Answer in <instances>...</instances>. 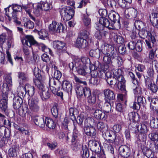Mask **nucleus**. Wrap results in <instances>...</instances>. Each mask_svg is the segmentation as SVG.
<instances>
[{"instance_id":"nucleus-5","label":"nucleus","mask_w":158,"mask_h":158,"mask_svg":"<svg viewBox=\"0 0 158 158\" xmlns=\"http://www.w3.org/2000/svg\"><path fill=\"white\" fill-rule=\"evenodd\" d=\"M102 136L107 142L113 143L115 142L117 135L112 131L107 130L102 132Z\"/></svg>"},{"instance_id":"nucleus-60","label":"nucleus","mask_w":158,"mask_h":158,"mask_svg":"<svg viewBox=\"0 0 158 158\" xmlns=\"http://www.w3.org/2000/svg\"><path fill=\"white\" fill-rule=\"evenodd\" d=\"M51 113L55 118H56L57 117L58 112V108L56 106H54L52 108Z\"/></svg>"},{"instance_id":"nucleus-32","label":"nucleus","mask_w":158,"mask_h":158,"mask_svg":"<svg viewBox=\"0 0 158 158\" xmlns=\"http://www.w3.org/2000/svg\"><path fill=\"white\" fill-rule=\"evenodd\" d=\"M136 35L133 33V36L132 35L131 36V38L132 39V40L130 41L127 44L128 48L131 50H134L135 48L136 44L138 40L136 39Z\"/></svg>"},{"instance_id":"nucleus-52","label":"nucleus","mask_w":158,"mask_h":158,"mask_svg":"<svg viewBox=\"0 0 158 158\" xmlns=\"http://www.w3.org/2000/svg\"><path fill=\"white\" fill-rule=\"evenodd\" d=\"M114 40L118 44H123L124 41V39L122 36L118 35L114 36Z\"/></svg>"},{"instance_id":"nucleus-62","label":"nucleus","mask_w":158,"mask_h":158,"mask_svg":"<svg viewBox=\"0 0 158 158\" xmlns=\"http://www.w3.org/2000/svg\"><path fill=\"white\" fill-rule=\"evenodd\" d=\"M80 145L79 142L72 143L71 145V148L74 151L76 152L79 149Z\"/></svg>"},{"instance_id":"nucleus-30","label":"nucleus","mask_w":158,"mask_h":158,"mask_svg":"<svg viewBox=\"0 0 158 158\" xmlns=\"http://www.w3.org/2000/svg\"><path fill=\"white\" fill-rule=\"evenodd\" d=\"M19 148V146L17 145L14 146L10 148L8 151V154L9 156L12 157L16 156Z\"/></svg>"},{"instance_id":"nucleus-21","label":"nucleus","mask_w":158,"mask_h":158,"mask_svg":"<svg viewBox=\"0 0 158 158\" xmlns=\"http://www.w3.org/2000/svg\"><path fill=\"white\" fill-rule=\"evenodd\" d=\"M99 22L100 23L99 25H101L102 27H106L109 29H112L113 27V24L110 23L108 19L104 17L101 18L99 19Z\"/></svg>"},{"instance_id":"nucleus-11","label":"nucleus","mask_w":158,"mask_h":158,"mask_svg":"<svg viewBox=\"0 0 158 158\" xmlns=\"http://www.w3.org/2000/svg\"><path fill=\"white\" fill-rule=\"evenodd\" d=\"M36 42L31 35H26L22 39L23 44H26L29 47L31 45H35L36 44Z\"/></svg>"},{"instance_id":"nucleus-40","label":"nucleus","mask_w":158,"mask_h":158,"mask_svg":"<svg viewBox=\"0 0 158 158\" xmlns=\"http://www.w3.org/2000/svg\"><path fill=\"white\" fill-rule=\"evenodd\" d=\"M84 87L79 84H77L75 86V89L77 95L81 96L83 95V92Z\"/></svg>"},{"instance_id":"nucleus-25","label":"nucleus","mask_w":158,"mask_h":158,"mask_svg":"<svg viewBox=\"0 0 158 158\" xmlns=\"http://www.w3.org/2000/svg\"><path fill=\"white\" fill-rule=\"evenodd\" d=\"M23 103L22 99L21 97H16L14 98L13 100V106L15 110L19 108Z\"/></svg>"},{"instance_id":"nucleus-33","label":"nucleus","mask_w":158,"mask_h":158,"mask_svg":"<svg viewBox=\"0 0 158 158\" xmlns=\"http://www.w3.org/2000/svg\"><path fill=\"white\" fill-rule=\"evenodd\" d=\"M87 117V114L85 112H82L78 115L77 118V122L79 125H81L84 119H85Z\"/></svg>"},{"instance_id":"nucleus-55","label":"nucleus","mask_w":158,"mask_h":158,"mask_svg":"<svg viewBox=\"0 0 158 158\" xmlns=\"http://www.w3.org/2000/svg\"><path fill=\"white\" fill-rule=\"evenodd\" d=\"M106 80L107 82L110 85L116 86V78H114L113 77L110 78H106Z\"/></svg>"},{"instance_id":"nucleus-26","label":"nucleus","mask_w":158,"mask_h":158,"mask_svg":"<svg viewBox=\"0 0 158 158\" xmlns=\"http://www.w3.org/2000/svg\"><path fill=\"white\" fill-rule=\"evenodd\" d=\"M150 19L152 26L158 30V13H152Z\"/></svg>"},{"instance_id":"nucleus-47","label":"nucleus","mask_w":158,"mask_h":158,"mask_svg":"<svg viewBox=\"0 0 158 158\" xmlns=\"http://www.w3.org/2000/svg\"><path fill=\"white\" fill-rule=\"evenodd\" d=\"M83 22L86 26L89 27L91 25V20L88 15H85L83 19Z\"/></svg>"},{"instance_id":"nucleus-61","label":"nucleus","mask_w":158,"mask_h":158,"mask_svg":"<svg viewBox=\"0 0 158 158\" xmlns=\"http://www.w3.org/2000/svg\"><path fill=\"white\" fill-rule=\"evenodd\" d=\"M83 92V95H84L85 97H88L91 95V90L89 88L87 87H84Z\"/></svg>"},{"instance_id":"nucleus-35","label":"nucleus","mask_w":158,"mask_h":158,"mask_svg":"<svg viewBox=\"0 0 158 158\" xmlns=\"http://www.w3.org/2000/svg\"><path fill=\"white\" fill-rule=\"evenodd\" d=\"M46 125L49 128L53 129L55 127V124L53 120L51 118L45 117L44 121Z\"/></svg>"},{"instance_id":"nucleus-37","label":"nucleus","mask_w":158,"mask_h":158,"mask_svg":"<svg viewBox=\"0 0 158 158\" xmlns=\"http://www.w3.org/2000/svg\"><path fill=\"white\" fill-rule=\"evenodd\" d=\"M128 118L131 122L138 121L139 118L138 114L135 112H131L128 114Z\"/></svg>"},{"instance_id":"nucleus-3","label":"nucleus","mask_w":158,"mask_h":158,"mask_svg":"<svg viewBox=\"0 0 158 158\" xmlns=\"http://www.w3.org/2000/svg\"><path fill=\"white\" fill-rule=\"evenodd\" d=\"M20 88L21 91H19L18 94L21 96H22L23 98L25 97L26 94L31 97L34 94V87L29 84H26L24 87H20Z\"/></svg>"},{"instance_id":"nucleus-57","label":"nucleus","mask_w":158,"mask_h":158,"mask_svg":"<svg viewBox=\"0 0 158 158\" xmlns=\"http://www.w3.org/2000/svg\"><path fill=\"white\" fill-rule=\"evenodd\" d=\"M58 84H59V81L58 80L56 79H55L53 78H49V86H52L53 85H54L55 86H56Z\"/></svg>"},{"instance_id":"nucleus-63","label":"nucleus","mask_w":158,"mask_h":158,"mask_svg":"<svg viewBox=\"0 0 158 158\" xmlns=\"http://www.w3.org/2000/svg\"><path fill=\"white\" fill-rule=\"evenodd\" d=\"M149 136L151 140L155 142L158 141V134L156 133H153L149 134Z\"/></svg>"},{"instance_id":"nucleus-45","label":"nucleus","mask_w":158,"mask_h":158,"mask_svg":"<svg viewBox=\"0 0 158 158\" xmlns=\"http://www.w3.org/2000/svg\"><path fill=\"white\" fill-rule=\"evenodd\" d=\"M89 32L86 30L82 31L80 33L79 36L84 40H87L89 38Z\"/></svg>"},{"instance_id":"nucleus-9","label":"nucleus","mask_w":158,"mask_h":158,"mask_svg":"<svg viewBox=\"0 0 158 158\" xmlns=\"http://www.w3.org/2000/svg\"><path fill=\"white\" fill-rule=\"evenodd\" d=\"M39 100L37 99L32 98L28 101L29 106L33 112H37L40 110V107L38 105Z\"/></svg>"},{"instance_id":"nucleus-38","label":"nucleus","mask_w":158,"mask_h":158,"mask_svg":"<svg viewBox=\"0 0 158 158\" xmlns=\"http://www.w3.org/2000/svg\"><path fill=\"white\" fill-rule=\"evenodd\" d=\"M97 95L94 93L88 96L87 98V102L90 105H93L95 103L96 101Z\"/></svg>"},{"instance_id":"nucleus-22","label":"nucleus","mask_w":158,"mask_h":158,"mask_svg":"<svg viewBox=\"0 0 158 158\" xmlns=\"http://www.w3.org/2000/svg\"><path fill=\"white\" fill-rule=\"evenodd\" d=\"M108 17L110 20L114 23L117 21L118 23L120 24V21L119 15L114 11L111 10L110 11L109 13Z\"/></svg>"},{"instance_id":"nucleus-43","label":"nucleus","mask_w":158,"mask_h":158,"mask_svg":"<svg viewBox=\"0 0 158 158\" xmlns=\"http://www.w3.org/2000/svg\"><path fill=\"white\" fill-rule=\"evenodd\" d=\"M81 154L83 158H88L89 156V153L88 148L85 146L82 147Z\"/></svg>"},{"instance_id":"nucleus-51","label":"nucleus","mask_w":158,"mask_h":158,"mask_svg":"<svg viewBox=\"0 0 158 158\" xmlns=\"http://www.w3.org/2000/svg\"><path fill=\"white\" fill-rule=\"evenodd\" d=\"M100 81V79L98 77H91L89 80V83L94 85L99 84Z\"/></svg>"},{"instance_id":"nucleus-12","label":"nucleus","mask_w":158,"mask_h":158,"mask_svg":"<svg viewBox=\"0 0 158 158\" xmlns=\"http://www.w3.org/2000/svg\"><path fill=\"white\" fill-rule=\"evenodd\" d=\"M104 100L105 101L111 102L114 100L115 96L114 92L109 89H106L103 90Z\"/></svg>"},{"instance_id":"nucleus-23","label":"nucleus","mask_w":158,"mask_h":158,"mask_svg":"<svg viewBox=\"0 0 158 158\" xmlns=\"http://www.w3.org/2000/svg\"><path fill=\"white\" fill-rule=\"evenodd\" d=\"M62 85L64 90L68 93L72 92L73 88L72 83L67 80H64L62 81Z\"/></svg>"},{"instance_id":"nucleus-59","label":"nucleus","mask_w":158,"mask_h":158,"mask_svg":"<svg viewBox=\"0 0 158 158\" xmlns=\"http://www.w3.org/2000/svg\"><path fill=\"white\" fill-rule=\"evenodd\" d=\"M11 8L13 10L18 12H20L22 10V5L19 6L18 5L15 4L12 5Z\"/></svg>"},{"instance_id":"nucleus-16","label":"nucleus","mask_w":158,"mask_h":158,"mask_svg":"<svg viewBox=\"0 0 158 158\" xmlns=\"http://www.w3.org/2000/svg\"><path fill=\"white\" fill-rule=\"evenodd\" d=\"M84 130L85 134L93 138H94L96 134V131L93 126H85Z\"/></svg>"},{"instance_id":"nucleus-49","label":"nucleus","mask_w":158,"mask_h":158,"mask_svg":"<svg viewBox=\"0 0 158 158\" xmlns=\"http://www.w3.org/2000/svg\"><path fill=\"white\" fill-rule=\"evenodd\" d=\"M148 88L153 93H156L158 89L157 85L154 83H151L148 87Z\"/></svg>"},{"instance_id":"nucleus-39","label":"nucleus","mask_w":158,"mask_h":158,"mask_svg":"<svg viewBox=\"0 0 158 158\" xmlns=\"http://www.w3.org/2000/svg\"><path fill=\"white\" fill-rule=\"evenodd\" d=\"M96 29L98 31H99L102 38L105 37L106 35L108 33V32L105 30L104 27H102L101 25H98L96 27Z\"/></svg>"},{"instance_id":"nucleus-2","label":"nucleus","mask_w":158,"mask_h":158,"mask_svg":"<svg viewBox=\"0 0 158 158\" xmlns=\"http://www.w3.org/2000/svg\"><path fill=\"white\" fill-rule=\"evenodd\" d=\"M100 50L104 54L103 59L107 58V59H113L116 57V54L114 52V48L111 45L107 44H103L101 46Z\"/></svg>"},{"instance_id":"nucleus-20","label":"nucleus","mask_w":158,"mask_h":158,"mask_svg":"<svg viewBox=\"0 0 158 158\" xmlns=\"http://www.w3.org/2000/svg\"><path fill=\"white\" fill-rule=\"evenodd\" d=\"M11 6L10 5L7 8H5V14L7 18H6V19H7L9 21H10L12 19H14L18 18V16L19 13L18 12L13 10V11L11 13V16H10L9 13L10 12L9 8Z\"/></svg>"},{"instance_id":"nucleus-41","label":"nucleus","mask_w":158,"mask_h":158,"mask_svg":"<svg viewBox=\"0 0 158 158\" xmlns=\"http://www.w3.org/2000/svg\"><path fill=\"white\" fill-rule=\"evenodd\" d=\"M70 117L72 120L75 119V115H77L78 113L77 110L76 108H71L69 110Z\"/></svg>"},{"instance_id":"nucleus-48","label":"nucleus","mask_w":158,"mask_h":158,"mask_svg":"<svg viewBox=\"0 0 158 158\" xmlns=\"http://www.w3.org/2000/svg\"><path fill=\"white\" fill-rule=\"evenodd\" d=\"M134 24L135 28L138 30H139L141 28H144L143 27L144 23L141 21L137 20L135 21Z\"/></svg>"},{"instance_id":"nucleus-24","label":"nucleus","mask_w":158,"mask_h":158,"mask_svg":"<svg viewBox=\"0 0 158 158\" xmlns=\"http://www.w3.org/2000/svg\"><path fill=\"white\" fill-rule=\"evenodd\" d=\"M40 96L42 100L45 101L50 97V93L48 88L46 87L40 93Z\"/></svg>"},{"instance_id":"nucleus-46","label":"nucleus","mask_w":158,"mask_h":158,"mask_svg":"<svg viewBox=\"0 0 158 158\" xmlns=\"http://www.w3.org/2000/svg\"><path fill=\"white\" fill-rule=\"evenodd\" d=\"M38 34L39 35V38L42 39H44L45 38L47 37L48 36L47 31L45 29H43L39 31Z\"/></svg>"},{"instance_id":"nucleus-18","label":"nucleus","mask_w":158,"mask_h":158,"mask_svg":"<svg viewBox=\"0 0 158 158\" xmlns=\"http://www.w3.org/2000/svg\"><path fill=\"white\" fill-rule=\"evenodd\" d=\"M148 99L150 102V106L151 110L154 111L158 113V98H151L150 97H148Z\"/></svg>"},{"instance_id":"nucleus-34","label":"nucleus","mask_w":158,"mask_h":158,"mask_svg":"<svg viewBox=\"0 0 158 158\" xmlns=\"http://www.w3.org/2000/svg\"><path fill=\"white\" fill-rule=\"evenodd\" d=\"M87 40L79 36L77 38L75 44V46L79 48H81L84 44H86Z\"/></svg>"},{"instance_id":"nucleus-15","label":"nucleus","mask_w":158,"mask_h":158,"mask_svg":"<svg viewBox=\"0 0 158 158\" xmlns=\"http://www.w3.org/2000/svg\"><path fill=\"white\" fill-rule=\"evenodd\" d=\"M119 151L121 156L123 157H128L131 154L130 148L127 146H121L119 149Z\"/></svg>"},{"instance_id":"nucleus-4","label":"nucleus","mask_w":158,"mask_h":158,"mask_svg":"<svg viewBox=\"0 0 158 158\" xmlns=\"http://www.w3.org/2000/svg\"><path fill=\"white\" fill-rule=\"evenodd\" d=\"M60 12L63 20L66 21L70 19L74 14V10L70 6L62 8Z\"/></svg>"},{"instance_id":"nucleus-19","label":"nucleus","mask_w":158,"mask_h":158,"mask_svg":"<svg viewBox=\"0 0 158 158\" xmlns=\"http://www.w3.org/2000/svg\"><path fill=\"white\" fill-rule=\"evenodd\" d=\"M94 117L97 119L105 120L107 118L105 112L101 109H97L94 113Z\"/></svg>"},{"instance_id":"nucleus-44","label":"nucleus","mask_w":158,"mask_h":158,"mask_svg":"<svg viewBox=\"0 0 158 158\" xmlns=\"http://www.w3.org/2000/svg\"><path fill=\"white\" fill-rule=\"evenodd\" d=\"M95 125L94 120L92 118H86L85 122V126H93Z\"/></svg>"},{"instance_id":"nucleus-17","label":"nucleus","mask_w":158,"mask_h":158,"mask_svg":"<svg viewBox=\"0 0 158 158\" xmlns=\"http://www.w3.org/2000/svg\"><path fill=\"white\" fill-rule=\"evenodd\" d=\"M31 119L34 123L37 126L42 128L45 126L44 120L43 117H40L38 115L31 117Z\"/></svg>"},{"instance_id":"nucleus-28","label":"nucleus","mask_w":158,"mask_h":158,"mask_svg":"<svg viewBox=\"0 0 158 158\" xmlns=\"http://www.w3.org/2000/svg\"><path fill=\"white\" fill-rule=\"evenodd\" d=\"M90 69L86 68L85 66H82L78 67L77 70L78 73L81 75L85 76L86 75H88L90 73L88 71Z\"/></svg>"},{"instance_id":"nucleus-7","label":"nucleus","mask_w":158,"mask_h":158,"mask_svg":"<svg viewBox=\"0 0 158 158\" xmlns=\"http://www.w3.org/2000/svg\"><path fill=\"white\" fill-rule=\"evenodd\" d=\"M48 28L49 30L53 32L60 33L63 31V24L61 23H57L56 21H52L50 24Z\"/></svg>"},{"instance_id":"nucleus-58","label":"nucleus","mask_w":158,"mask_h":158,"mask_svg":"<svg viewBox=\"0 0 158 158\" xmlns=\"http://www.w3.org/2000/svg\"><path fill=\"white\" fill-rule=\"evenodd\" d=\"M133 91L135 95L139 96L142 93V89L139 86H136V88L133 89Z\"/></svg>"},{"instance_id":"nucleus-1","label":"nucleus","mask_w":158,"mask_h":158,"mask_svg":"<svg viewBox=\"0 0 158 158\" xmlns=\"http://www.w3.org/2000/svg\"><path fill=\"white\" fill-rule=\"evenodd\" d=\"M139 34L140 38L143 39L147 38L145 40L146 44L148 48H151L156 40L154 37V32L147 31L144 28L139 31Z\"/></svg>"},{"instance_id":"nucleus-14","label":"nucleus","mask_w":158,"mask_h":158,"mask_svg":"<svg viewBox=\"0 0 158 158\" xmlns=\"http://www.w3.org/2000/svg\"><path fill=\"white\" fill-rule=\"evenodd\" d=\"M93 151L97 153H99L101 151L102 148L98 142L94 140H91L89 143Z\"/></svg>"},{"instance_id":"nucleus-29","label":"nucleus","mask_w":158,"mask_h":158,"mask_svg":"<svg viewBox=\"0 0 158 158\" xmlns=\"http://www.w3.org/2000/svg\"><path fill=\"white\" fill-rule=\"evenodd\" d=\"M19 80V84L21 85L24 82L28 81L29 79L27 75L23 72H19L18 73Z\"/></svg>"},{"instance_id":"nucleus-42","label":"nucleus","mask_w":158,"mask_h":158,"mask_svg":"<svg viewBox=\"0 0 158 158\" xmlns=\"http://www.w3.org/2000/svg\"><path fill=\"white\" fill-rule=\"evenodd\" d=\"M35 45L37 46L39 49L44 52H46V51L48 50H50L43 43H39L36 42V44Z\"/></svg>"},{"instance_id":"nucleus-31","label":"nucleus","mask_w":158,"mask_h":158,"mask_svg":"<svg viewBox=\"0 0 158 158\" xmlns=\"http://www.w3.org/2000/svg\"><path fill=\"white\" fill-rule=\"evenodd\" d=\"M34 5L32 3L29 2L27 5H22V10H24L29 16H31V12Z\"/></svg>"},{"instance_id":"nucleus-56","label":"nucleus","mask_w":158,"mask_h":158,"mask_svg":"<svg viewBox=\"0 0 158 158\" xmlns=\"http://www.w3.org/2000/svg\"><path fill=\"white\" fill-rule=\"evenodd\" d=\"M25 27L27 28L32 29L33 28L34 26V23L30 20H28L24 25Z\"/></svg>"},{"instance_id":"nucleus-27","label":"nucleus","mask_w":158,"mask_h":158,"mask_svg":"<svg viewBox=\"0 0 158 158\" xmlns=\"http://www.w3.org/2000/svg\"><path fill=\"white\" fill-rule=\"evenodd\" d=\"M65 45V44L62 41L58 40H55L53 42V47L56 49L60 50L63 49Z\"/></svg>"},{"instance_id":"nucleus-53","label":"nucleus","mask_w":158,"mask_h":158,"mask_svg":"<svg viewBox=\"0 0 158 158\" xmlns=\"http://www.w3.org/2000/svg\"><path fill=\"white\" fill-rule=\"evenodd\" d=\"M8 102L0 100V108L2 110L5 112L7 108Z\"/></svg>"},{"instance_id":"nucleus-10","label":"nucleus","mask_w":158,"mask_h":158,"mask_svg":"<svg viewBox=\"0 0 158 158\" xmlns=\"http://www.w3.org/2000/svg\"><path fill=\"white\" fill-rule=\"evenodd\" d=\"M126 17L128 19H133L138 16L137 10L131 7L126 9L125 11Z\"/></svg>"},{"instance_id":"nucleus-50","label":"nucleus","mask_w":158,"mask_h":158,"mask_svg":"<svg viewBox=\"0 0 158 158\" xmlns=\"http://www.w3.org/2000/svg\"><path fill=\"white\" fill-rule=\"evenodd\" d=\"M4 80L10 85H12V79L11 73L6 74L4 76Z\"/></svg>"},{"instance_id":"nucleus-54","label":"nucleus","mask_w":158,"mask_h":158,"mask_svg":"<svg viewBox=\"0 0 158 158\" xmlns=\"http://www.w3.org/2000/svg\"><path fill=\"white\" fill-rule=\"evenodd\" d=\"M142 44L141 41L140 40H137L135 48L136 51L140 52L142 51Z\"/></svg>"},{"instance_id":"nucleus-64","label":"nucleus","mask_w":158,"mask_h":158,"mask_svg":"<svg viewBox=\"0 0 158 158\" xmlns=\"http://www.w3.org/2000/svg\"><path fill=\"white\" fill-rule=\"evenodd\" d=\"M145 156L148 158H152L154 156V152L151 150L148 149L145 152Z\"/></svg>"},{"instance_id":"nucleus-8","label":"nucleus","mask_w":158,"mask_h":158,"mask_svg":"<svg viewBox=\"0 0 158 158\" xmlns=\"http://www.w3.org/2000/svg\"><path fill=\"white\" fill-rule=\"evenodd\" d=\"M111 102L105 101L104 103L100 101L96 104L97 108H98L103 110L104 112L109 113L111 111Z\"/></svg>"},{"instance_id":"nucleus-13","label":"nucleus","mask_w":158,"mask_h":158,"mask_svg":"<svg viewBox=\"0 0 158 158\" xmlns=\"http://www.w3.org/2000/svg\"><path fill=\"white\" fill-rule=\"evenodd\" d=\"M116 79V86H117L118 89L122 91L125 92V80L122 76H120L118 77Z\"/></svg>"},{"instance_id":"nucleus-36","label":"nucleus","mask_w":158,"mask_h":158,"mask_svg":"<svg viewBox=\"0 0 158 158\" xmlns=\"http://www.w3.org/2000/svg\"><path fill=\"white\" fill-rule=\"evenodd\" d=\"M51 5L48 3L47 2H44L41 1L40 2L38 3V6H40L42 10L45 11H47L50 9L51 8Z\"/></svg>"},{"instance_id":"nucleus-6","label":"nucleus","mask_w":158,"mask_h":158,"mask_svg":"<svg viewBox=\"0 0 158 158\" xmlns=\"http://www.w3.org/2000/svg\"><path fill=\"white\" fill-rule=\"evenodd\" d=\"M137 128L139 133L138 135L139 140L141 141H144L146 138V133L148 131L146 126L143 123H141Z\"/></svg>"}]
</instances>
